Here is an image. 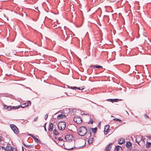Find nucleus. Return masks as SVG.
<instances>
[{
    "mask_svg": "<svg viewBox=\"0 0 151 151\" xmlns=\"http://www.w3.org/2000/svg\"><path fill=\"white\" fill-rule=\"evenodd\" d=\"M79 134L81 136H84L88 132V130L87 128L84 126H82L80 127L79 129Z\"/></svg>",
    "mask_w": 151,
    "mask_h": 151,
    "instance_id": "f257e3e1",
    "label": "nucleus"
},
{
    "mask_svg": "<svg viewBox=\"0 0 151 151\" xmlns=\"http://www.w3.org/2000/svg\"><path fill=\"white\" fill-rule=\"evenodd\" d=\"M58 127L60 130H63L66 127V123L64 122H60L58 124Z\"/></svg>",
    "mask_w": 151,
    "mask_h": 151,
    "instance_id": "f03ea898",
    "label": "nucleus"
},
{
    "mask_svg": "<svg viewBox=\"0 0 151 151\" xmlns=\"http://www.w3.org/2000/svg\"><path fill=\"white\" fill-rule=\"evenodd\" d=\"M71 144L70 143H65L63 148H64L65 150H73V149L76 148L74 146L73 147L70 146Z\"/></svg>",
    "mask_w": 151,
    "mask_h": 151,
    "instance_id": "7ed1b4c3",
    "label": "nucleus"
},
{
    "mask_svg": "<svg viewBox=\"0 0 151 151\" xmlns=\"http://www.w3.org/2000/svg\"><path fill=\"white\" fill-rule=\"evenodd\" d=\"M10 127L15 134H18L19 133V130L15 125L14 124H11L10 125Z\"/></svg>",
    "mask_w": 151,
    "mask_h": 151,
    "instance_id": "20e7f679",
    "label": "nucleus"
},
{
    "mask_svg": "<svg viewBox=\"0 0 151 151\" xmlns=\"http://www.w3.org/2000/svg\"><path fill=\"white\" fill-rule=\"evenodd\" d=\"M58 30L61 32L62 36L63 38H65L67 37V35L66 33V31L64 28L63 29H61L60 28H58Z\"/></svg>",
    "mask_w": 151,
    "mask_h": 151,
    "instance_id": "39448f33",
    "label": "nucleus"
},
{
    "mask_svg": "<svg viewBox=\"0 0 151 151\" xmlns=\"http://www.w3.org/2000/svg\"><path fill=\"white\" fill-rule=\"evenodd\" d=\"M73 120L75 122L78 124H81L82 122L81 118L79 116H75L74 117Z\"/></svg>",
    "mask_w": 151,
    "mask_h": 151,
    "instance_id": "423d86ee",
    "label": "nucleus"
},
{
    "mask_svg": "<svg viewBox=\"0 0 151 151\" xmlns=\"http://www.w3.org/2000/svg\"><path fill=\"white\" fill-rule=\"evenodd\" d=\"M73 138V136L71 135H67L65 136V138L66 141H70Z\"/></svg>",
    "mask_w": 151,
    "mask_h": 151,
    "instance_id": "0eeeda50",
    "label": "nucleus"
},
{
    "mask_svg": "<svg viewBox=\"0 0 151 151\" xmlns=\"http://www.w3.org/2000/svg\"><path fill=\"white\" fill-rule=\"evenodd\" d=\"M109 125H106L105 126L104 129V133L105 134H107L109 132Z\"/></svg>",
    "mask_w": 151,
    "mask_h": 151,
    "instance_id": "6e6552de",
    "label": "nucleus"
},
{
    "mask_svg": "<svg viewBox=\"0 0 151 151\" xmlns=\"http://www.w3.org/2000/svg\"><path fill=\"white\" fill-rule=\"evenodd\" d=\"M126 146L128 149L131 150L132 148V145L130 142L127 141L126 142Z\"/></svg>",
    "mask_w": 151,
    "mask_h": 151,
    "instance_id": "1a4fd4ad",
    "label": "nucleus"
},
{
    "mask_svg": "<svg viewBox=\"0 0 151 151\" xmlns=\"http://www.w3.org/2000/svg\"><path fill=\"white\" fill-rule=\"evenodd\" d=\"M64 141H61L58 142H56V143L58 145L62 147H63L64 145H65V143H64Z\"/></svg>",
    "mask_w": 151,
    "mask_h": 151,
    "instance_id": "9d476101",
    "label": "nucleus"
},
{
    "mask_svg": "<svg viewBox=\"0 0 151 151\" xmlns=\"http://www.w3.org/2000/svg\"><path fill=\"white\" fill-rule=\"evenodd\" d=\"M13 149L12 147L10 144H8L6 147V151H12Z\"/></svg>",
    "mask_w": 151,
    "mask_h": 151,
    "instance_id": "9b49d317",
    "label": "nucleus"
},
{
    "mask_svg": "<svg viewBox=\"0 0 151 151\" xmlns=\"http://www.w3.org/2000/svg\"><path fill=\"white\" fill-rule=\"evenodd\" d=\"M112 145V143H110L106 147V151H110Z\"/></svg>",
    "mask_w": 151,
    "mask_h": 151,
    "instance_id": "f8f14e48",
    "label": "nucleus"
},
{
    "mask_svg": "<svg viewBox=\"0 0 151 151\" xmlns=\"http://www.w3.org/2000/svg\"><path fill=\"white\" fill-rule=\"evenodd\" d=\"M94 136L93 137H90V138L88 139V142L89 145L92 144L94 141Z\"/></svg>",
    "mask_w": 151,
    "mask_h": 151,
    "instance_id": "ddd939ff",
    "label": "nucleus"
},
{
    "mask_svg": "<svg viewBox=\"0 0 151 151\" xmlns=\"http://www.w3.org/2000/svg\"><path fill=\"white\" fill-rule=\"evenodd\" d=\"M118 143L120 145H122L125 142V140L124 139L121 138L118 139Z\"/></svg>",
    "mask_w": 151,
    "mask_h": 151,
    "instance_id": "4468645a",
    "label": "nucleus"
},
{
    "mask_svg": "<svg viewBox=\"0 0 151 151\" xmlns=\"http://www.w3.org/2000/svg\"><path fill=\"white\" fill-rule=\"evenodd\" d=\"M66 116L64 114H59V115H58L57 116V118L58 119H63V118H66Z\"/></svg>",
    "mask_w": 151,
    "mask_h": 151,
    "instance_id": "2eb2a0df",
    "label": "nucleus"
},
{
    "mask_svg": "<svg viewBox=\"0 0 151 151\" xmlns=\"http://www.w3.org/2000/svg\"><path fill=\"white\" fill-rule=\"evenodd\" d=\"M122 150V147L119 146H117L115 147L114 149L115 151H121Z\"/></svg>",
    "mask_w": 151,
    "mask_h": 151,
    "instance_id": "dca6fc26",
    "label": "nucleus"
},
{
    "mask_svg": "<svg viewBox=\"0 0 151 151\" xmlns=\"http://www.w3.org/2000/svg\"><path fill=\"white\" fill-rule=\"evenodd\" d=\"M91 67L93 69L95 68H103L101 66L97 65H91Z\"/></svg>",
    "mask_w": 151,
    "mask_h": 151,
    "instance_id": "f3484780",
    "label": "nucleus"
},
{
    "mask_svg": "<svg viewBox=\"0 0 151 151\" xmlns=\"http://www.w3.org/2000/svg\"><path fill=\"white\" fill-rule=\"evenodd\" d=\"M53 128V124L52 123H50L49 126V131H52Z\"/></svg>",
    "mask_w": 151,
    "mask_h": 151,
    "instance_id": "a211bd4d",
    "label": "nucleus"
},
{
    "mask_svg": "<svg viewBox=\"0 0 151 151\" xmlns=\"http://www.w3.org/2000/svg\"><path fill=\"white\" fill-rule=\"evenodd\" d=\"M24 145L28 149H29L30 148H34L35 147V146L33 145H27L26 144H24Z\"/></svg>",
    "mask_w": 151,
    "mask_h": 151,
    "instance_id": "6ab92c4d",
    "label": "nucleus"
},
{
    "mask_svg": "<svg viewBox=\"0 0 151 151\" xmlns=\"http://www.w3.org/2000/svg\"><path fill=\"white\" fill-rule=\"evenodd\" d=\"M142 139L140 137H137L136 139V141L137 143L139 144L140 142L141 141Z\"/></svg>",
    "mask_w": 151,
    "mask_h": 151,
    "instance_id": "aec40b11",
    "label": "nucleus"
},
{
    "mask_svg": "<svg viewBox=\"0 0 151 151\" xmlns=\"http://www.w3.org/2000/svg\"><path fill=\"white\" fill-rule=\"evenodd\" d=\"M29 104L27 103H25L22 104V105H20V107H22L23 108H24L27 106H28Z\"/></svg>",
    "mask_w": 151,
    "mask_h": 151,
    "instance_id": "412c9836",
    "label": "nucleus"
},
{
    "mask_svg": "<svg viewBox=\"0 0 151 151\" xmlns=\"http://www.w3.org/2000/svg\"><path fill=\"white\" fill-rule=\"evenodd\" d=\"M119 101V99H109V101L111 102H118Z\"/></svg>",
    "mask_w": 151,
    "mask_h": 151,
    "instance_id": "4be33fe9",
    "label": "nucleus"
},
{
    "mask_svg": "<svg viewBox=\"0 0 151 151\" xmlns=\"http://www.w3.org/2000/svg\"><path fill=\"white\" fill-rule=\"evenodd\" d=\"M33 139L35 141L37 142V143H40V141L37 138L35 137H33Z\"/></svg>",
    "mask_w": 151,
    "mask_h": 151,
    "instance_id": "5701e85b",
    "label": "nucleus"
},
{
    "mask_svg": "<svg viewBox=\"0 0 151 151\" xmlns=\"http://www.w3.org/2000/svg\"><path fill=\"white\" fill-rule=\"evenodd\" d=\"M113 120L115 121H118L121 123H122V120L119 119L115 118Z\"/></svg>",
    "mask_w": 151,
    "mask_h": 151,
    "instance_id": "b1692460",
    "label": "nucleus"
},
{
    "mask_svg": "<svg viewBox=\"0 0 151 151\" xmlns=\"http://www.w3.org/2000/svg\"><path fill=\"white\" fill-rule=\"evenodd\" d=\"M53 134L55 135H57L58 134V132L57 130L56 129H54L53 130Z\"/></svg>",
    "mask_w": 151,
    "mask_h": 151,
    "instance_id": "393cba45",
    "label": "nucleus"
},
{
    "mask_svg": "<svg viewBox=\"0 0 151 151\" xmlns=\"http://www.w3.org/2000/svg\"><path fill=\"white\" fill-rule=\"evenodd\" d=\"M97 128H92V132L93 133V134L95 133L97 131Z\"/></svg>",
    "mask_w": 151,
    "mask_h": 151,
    "instance_id": "a878e982",
    "label": "nucleus"
},
{
    "mask_svg": "<svg viewBox=\"0 0 151 151\" xmlns=\"http://www.w3.org/2000/svg\"><path fill=\"white\" fill-rule=\"evenodd\" d=\"M0 151H6L5 148L1 146L0 147Z\"/></svg>",
    "mask_w": 151,
    "mask_h": 151,
    "instance_id": "bb28decb",
    "label": "nucleus"
},
{
    "mask_svg": "<svg viewBox=\"0 0 151 151\" xmlns=\"http://www.w3.org/2000/svg\"><path fill=\"white\" fill-rule=\"evenodd\" d=\"M12 109H18L20 108V106H12Z\"/></svg>",
    "mask_w": 151,
    "mask_h": 151,
    "instance_id": "cd10ccee",
    "label": "nucleus"
},
{
    "mask_svg": "<svg viewBox=\"0 0 151 151\" xmlns=\"http://www.w3.org/2000/svg\"><path fill=\"white\" fill-rule=\"evenodd\" d=\"M12 109V106H7V107H6L5 108V109H7L8 110H11Z\"/></svg>",
    "mask_w": 151,
    "mask_h": 151,
    "instance_id": "c85d7f7f",
    "label": "nucleus"
},
{
    "mask_svg": "<svg viewBox=\"0 0 151 151\" xmlns=\"http://www.w3.org/2000/svg\"><path fill=\"white\" fill-rule=\"evenodd\" d=\"M61 141H64L63 139L60 137H58V139L56 140L55 141V142H58Z\"/></svg>",
    "mask_w": 151,
    "mask_h": 151,
    "instance_id": "c756f323",
    "label": "nucleus"
},
{
    "mask_svg": "<svg viewBox=\"0 0 151 151\" xmlns=\"http://www.w3.org/2000/svg\"><path fill=\"white\" fill-rule=\"evenodd\" d=\"M84 89V86H83V87H77V89H78L79 90H83Z\"/></svg>",
    "mask_w": 151,
    "mask_h": 151,
    "instance_id": "7c9ffc66",
    "label": "nucleus"
},
{
    "mask_svg": "<svg viewBox=\"0 0 151 151\" xmlns=\"http://www.w3.org/2000/svg\"><path fill=\"white\" fill-rule=\"evenodd\" d=\"M93 123V121L92 119H90V120H89V122H88V124H92Z\"/></svg>",
    "mask_w": 151,
    "mask_h": 151,
    "instance_id": "2f4dec72",
    "label": "nucleus"
},
{
    "mask_svg": "<svg viewBox=\"0 0 151 151\" xmlns=\"http://www.w3.org/2000/svg\"><path fill=\"white\" fill-rule=\"evenodd\" d=\"M70 88L71 89H73V90H76L77 89V87L76 86H74V87H72L71 86Z\"/></svg>",
    "mask_w": 151,
    "mask_h": 151,
    "instance_id": "473e14b6",
    "label": "nucleus"
},
{
    "mask_svg": "<svg viewBox=\"0 0 151 151\" xmlns=\"http://www.w3.org/2000/svg\"><path fill=\"white\" fill-rule=\"evenodd\" d=\"M150 145H151V143L148 142L147 143L146 146L147 147H150Z\"/></svg>",
    "mask_w": 151,
    "mask_h": 151,
    "instance_id": "72a5a7b5",
    "label": "nucleus"
},
{
    "mask_svg": "<svg viewBox=\"0 0 151 151\" xmlns=\"http://www.w3.org/2000/svg\"><path fill=\"white\" fill-rule=\"evenodd\" d=\"M46 123H45V124H44V129H45V131L46 132H47V129H46Z\"/></svg>",
    "mask_w": 151,
    "mask_h": 151,
    "instance_id": "f704fd0d",
    "label": "nucleus"
},
{
    "mask_svg": "<svg viewBox=\"0 0 151 151\" xmlns=\"http://www.w3.org/2000/svg\"><path fill=\"white\" fill-rule=\"evenodd\" d=\"M48 117V115L47 114H46L45 115V120H46Z\"/></svg>",
    "mask_w": 151,
    "mask_h": 151,
    "instance_id": "c9c22d12",
    "label": "nucleus"
},
{
    "mask_svg": "<svg viewBox=\"0 0 151 151\" xmlns=\"http://www.w3.org/2000/svg\"><path fill=\"white\" fill-rule=\"evenodd\" d=\"M38 119V117H37L35 118L34 119V122L36 121Z\"/></svg>",
    "mask_w": 151,
    "mask_h": 151,
    "instance_id": "e433bc0d",
    "label": "nucleus"
},
{
    "mask_svg": "<svg viewBox=\"0 0 151 151\" xmlns=\"http://www.w3.org/2000/svg\"><path fill=\"white\" fill-rule=\"evenodd\" d=\"M12 151H17V150L15 148H13L12 150Z\"/></svg>",
    "mask_w": 151,
    "mask_h": 151,
    "instance_id": "4c0bfd02",
    "label": "nucleus"
},
{
    "mask_svg": "<svg viewBox=\"0 0 151 151\" xmlns=\"http://www.w3.org/2000/svg\"><path fill=\"white\" fill-rule=\"evenodd\" d=\"M3 106H4V108H5H5L7 107V106L6 105L4 104L3 105Z\"/></svg>",
    "mask_w": 151,
    "mask_h": 151,
    "instance_id": "58836bf2",
    "label": "nucleus"
},
{
    "mask_svg": "<svg viewBox=\"0 0 151 151\" xmlns=\"http://www.w3.org/2000/svg\"><path fill=\"white\" fill-rule=\"evenodd\" d=\"M28 103L30 104V105H31V101H28Z\"/></svg>",
    "mask_w": 151,
    "mask_h": 151,
    "instance_id": "ea45409f",
    "label": "nucleus"
},
{
    "mask_svg": "<svg viewBox=\"0 0 151 151\" xmlns=\"http://www.w3.org/2000/svg\"><path fill=\"white\" fill-rule=\"evenodd\" d=\"M30 136L33 138V137H34L32 134H30Z\"/></svg>",
    "mask_w": 151,
    "mask_h": 151,
    "instance_id": "a19ab883",
    "label": "nucleus"
},
{
    "mask_svg": "<svg viewBox=\"0 0 151 151\" xmlns=\"http://www.w3.org/2000/svg\"><path fill=\"white\" fill-rule=\"evenodd\" d=\"M88 133L89 134H90V135H91V132H90H90H89H89H88Z\"/></svg>",
    "mask_w": 151,
    "mask_h": 151,
    "instance_id": "79ce46f5",
    "label": "nucleus"
},
{
    "mask_svg": "<svg viewBox=\"0 0 151 151\" xmlns=\"http://www.w3.org/2000/svg\"><path fill=\"white\" fill-rule=\"evenodd\" d=\"M133 151H138V150L137 149H135L133 150Z\"/></svg>",
    "mask_w": 151,
    "mask_h": 151,
    "instance_id": "37998d69",
    "label": "nucleus"
},
{
    "mask_svg": "<svg viewBox=\"0 0 151 151\" xmlns=\"http://www.w3.org/2000/svg\"><path fill=\"white\" fill-rule=\"evenodd\" d=\"M145 116L147 117V118H148V117L147 116V115L146 114L145 115Z\"/></svg>",
    "mask_w": 151,
    "mask_h": 151,
    "instance_id": "c03bdc74",
    "label": "nucleus"
},
{
    "mask_svg": "<svg viewBox=\"0 0 151 151\" xmlns=\"http://www.w3.org/2000/svg\"><path fill=\"white\" fill-rule=\"evenodd\" d=\"M22 151H24V148H23V147H22Z\"/></svg>",
    "mask_w": 151,
    "mask_h": 151,
    "instance_id": "a18cd8bd",
    "label": "nucleus"
},
{
    "mask_svg": "<svg viewBox=\"0 0 151 151\" xmlns=\"http://www.w3.org/2000/svg\"><path fill=\"white\" fill-rule=\"evenodd\" d=\"M1 140V137H0V140Z\"/></svg>",
    "mask_w": 151,
    "mask_h": 151,
    "instance_id": "49530a36",
    "label": "nucleus"
}]
</instances>
